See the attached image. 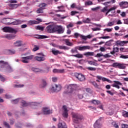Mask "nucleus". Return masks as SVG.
Wrapping results in <instances>:
<instances>
[{
    "instance_id": "nucleus-64",
    "label": "nucleus",
    "mask_w": 128,
    "mask_h": 128,
    "mask_svg": "<svg viewBox=\"0 0 128 128\" xmlns=\"http://www.w3.org/2000/svg\"><path fill=\"white\" fill-rule=\"evenodd\" d=\"M122 128H128V124H122Z\"/></svg>"
},
{
    "instance_id": "nucleus-57",
    "label": "nucleus",
    "mask_w": 128,
    "mask_h": 128,
    "mask_svg": "<svg viewBox=\"0 0 128 128\" xmlns=\"http://www.w3.org/2000/svg\"><path fill=\"white\" fill-rule=\"evenodd\" d=\"M92 2L91 1L87 2H85V6H92Z\"/></svg>"
},
{
    "instance_id": "nucleus-39",
    "label": "nucleus",
    "mask_w": 128,
    "mask_h": 128,
    "mask_svg": "<svg viewBox=\"0 0 128 128\" xmlns=\"http://www.w3.org/2000/svg\"><path fill=\"white\" fill-rule=\"evenodd\" d=\"M36 12L37 14H42L44 13V8H38L37 9Z\"/></svg>"
},
{
    "instance_id": "nucleus-18",
    "label": "nucleus",
    "mask_w": 128,
    "mask_h": 128,
    "mask_svg": "<svg viewBox=\"0 0 128 128\" xmlns=\"http://www.w3.org/2000/svg\"><path fill=\"white\" fill-rule=\"evenodd\" d=\"M119 86H122V82L119 81H114V84L112 85V86H113V88H116L120 89Z\"/></svg>"
},
{
    "instance_id": "nucleus-29",
    "label": "nucleus",
    "mask_w": 128,
    "mask_h": 128,
    "mask_svg": "<svg viewBox=\"0 0 128 128\" xmlns=\"http://www.w3.org/2000/svg\"><path fill=\"white\" fill-rule=\"evenodd\" d=\"M52 28H54V26H48L46 28L48 32H54V31H52Z\"/></svg>"
},
{
    "instance_id": "nucleus-49",
    "label": "nucleus",
    "mask_w": 128,
    "mask_h": 128,
    "mask_svg": "<svg viewBox=\"0 0 128 128\" xmlns=\"http://www.w3.org/2000/svg\"><path fill=\"white\" fill-rule=\"evenodd\" d=\"M46 3H42L40 4H39L38 6L40 8H44L46 7Z\"/></svg>"
},
{
    "instance_id": "nucleus-19",
    "label": "nucleus",
    "mask_w": 128,
    "mask_h": 128,
    "mask_svg": "<svg viewBox=\"0 0 128 128\" xmlns=\"http://www.w3.org/2000/svg\"><path fill=\"white\" fill-rule=\"evenodd\" d=\"M34 59L35 60H36L37 62H44L46 58L44 56H36L34 57Z\"/></svg>"
},
{
    "instance_id": "nucleus-5",
    "label": "nucleus",
    "mask_w": 128,
    "mask_h": 128,
    "mask_svg": "<svg viewBox=\"0 0 128 128\" xmlns=\"http://www.w3.org/2000/svg\"><path fill=\"white\" fill-rule=\"evenodd\" d=\"M50 89L53 92H58L62 90V86L60 84H53L52 85Z\"/></svg>"
},
{
    "instance_id": "nucleus-47",
    "label": "nucleus",
    "mask_w": 128,
    "mask_h": 128,
    "mask_svg": "<svg viewBox=\"0 0 128 128\" xmlns=\"http://www.w3.org/2000/svg\"><path fill=\"white\" fill-rule=\"evenodd\" d=\"M110 40L106 42L104 46H112V42H110Z\"/></svg>"
},
{
    "instance_id": "nucleus-24",
    "label": "nucleus",
    "mask_w": 128,
    "mask_h": 128,
    "mask_svg": "<svg viewBox=\"0 0 128 128\" xmlns=\"http://www.w3.org/2000/svg\"><path fill=\"white\" fill-rule=\"evenodd\" d=\"M10 20V18H4L1 20V22L2 24H10V22H8Z\"/></svg>"
},
{
    "instance_id": "nucleus-22",
    "label": "nucleus",
    "mask_w": 128,
    "mask_h": 128,
    "mask_svg": "<svg viewBox=\"0 0 128 128\" xmlns=\"http://www.w3.org/2000/svg\"><path fill=\"white\" fill-rule=\"evenodd\" d=\"M22 22V21L20 20H16L14 22H10V24H14V26H18V24H20Z\"/></svg>"
},
{
    "instance_id": "nucleus-17",
    "label": "nucleus",
    "mask_w": 128,
    "mask_h": 128,
    "mask_svg": "<svg viewBox=\"0 0 128 128\" xmlns=\"http://www.w3.org/2000/svg\"><path fill=\"white\" fill-rule=\"evenodd\" d=\"M42 112H44V114H52V110H48V108H43Z\"/></svg>"
},
{
    "instance_id": "nucleus-30",
    "label": "nucleus",
    "mask_w": 128,
    "mask_h": 128,
    "mask_svg": "<svg viewBox=\"0 0 128 128\" xmlns=\"http://www.w3.org/2000/svg\"><path fill=\"white\" fill-rule=\"evenodd\" d=\"M35 38H48V36H44V35L36 34V35Z\"/></svg>"
},
{
    "instance_id": "nucleus-28",
    "label": "nucleus",
    "mask_w": 128,
    "mask_h": 128,
    "mask_svg": "<svg viewBox=\"0 0 128 128\" xmlns=\"http://www.w3.org/2000/svg\"><path fill=\"white\" fill-rule=\"evenodd\" d=\"M14 46H22V42L20 40H18V41H16V42H14Z\"/></svg>"
},
{
    "instance_id": "nucleus-31",
    "label": "nucleus",
    "mask_w": 128,
    "mask_h": 128,
    "mask_svg": "<svg viewBox=\"0 0 128 128\" xmlns=\"http://www.w3.org/2000/svg\"><path fill=\"white\" fill-rule=\"evenodd\" d=\"M4 37L7 38V40H14V36L12 34H8L7 35H6Z\"/></svg>"
},
{
    "instance_id": "nucleus-12",
    "label": "nucleus",
    "mask_w": 128,
    "mask_h": 128,
    "mask_svg": "<svg viewBox=\"0 0 128 128\" xmlns=\"http://www.w3.org/2000/svg\"><path fill=\"white\" fill-rule=\"evenodd\" d=\"M102 118L100 117L98 120H96L94 125V128H102Z\"/></svg>"
},
{
    "instance_id": "nucleus-2",
    "label": "nucleus",
    "mask_w": 128,
    "mask_h": 128,
    "mask_svg": "<svg viewBox=\"0 0 128 128\" xmlns=\"http://www.w3.org/2000/svg\"><path fill=\"white\" fill-rule=\"evenodd\" d=\"M72 114L73 122H74V124H80V122L84 120V116L80 114H79L78 113L72 112Z\"/></svg>"
},
{
    "instance_id": "nucleus-6",
    "label": "nucleus",
    "mask_w": 128,
    "mask_h": 128,
    "mask_svg": "<svg viewBox=\"0 0 128 128\" xmlns=\"http://www.w3.org/2000/svg\"><path fill=\"white\" fill-rule=\"evenodd\" d=\"M52 32H56L57 34H64V28H63L62 26H56L52 28Z\"/></svg>"
},
{
    "instance_id": "nucleus-21",
    "label": "nucleus",
    "mask_w": 128,
    "mask_h": 128,
    "mask_svg": "<svg viewBox=\"0 0 128 128\" xmlns=\"http://www.w3.org/2000/svg\"><path fill=\"white\" fill-rule=\"evenodd\" d=\"M77 48L78 50L82 51L86 50H90V46H77Z\"/></svg>"
},
{
    "instance_id": "nucleus-37",
    "label": "nucleus",
    "mask_w": 128,
    "mask_h": 128,
    "mask_svg": "<svg viewBox=\"0 0 128 128\" xmlns=\"http://www.w3.org/2000/svg\"><path fill=\"white\" fill-rule=\"evenodd\" d=\"M70 52H72V54H78V46H76L74 48H72L70 50Z\"/></svg>"
},
{
    "instance_id": "nucleus-33",
    "label": "nucleus",
    "mask_w": 128,
    "mask_h": 128,
    "mask_svg": "<svg viewBox=\"0 0 128 128\" xmlns=\"http://www.w3.org/2000/svg\"><path fill=\"white\" fill-rule=\"evenodd\" d=\"M84 56H94V52H86L84 53Z\"/></svg>"
},
{
    "instance_id": "nucleus-27",
    "label": "nucleus",
    "mask_w": 128,
    "mask_h": 128,
    "mask_svg": "<svg viewBox=\"0 0 128 128\" xmlns=\"http://www.w3.org/2000/svg\"><path fill=\"white\" fill-rule=\"evenodd\" d=\"M58 128H67L66 124V122H59V124H58Z\"/></svg>"
},
{
    "instance_id": "nucleus-48",
    "label": "nucleus",
    "mask_w": 128,
    "mask_h": 128,
    "mask_svg": "<svg viewBox=\"0 0 128 128\" xmlns=\"http://www.w3.org/2000/svg\"><path fill=\"white\" fill-rule=\"evenodd\" d=\"M36 30H44V26H37Z\"/></svg>"
},
{
    "instance_id": "nucleus-25",
    "label": "nucleus",
    "mask_w": 128,
    "mask_h": 128,
    "mask_svg": "<svg viewBox=\"0 0 128 128\" xmlns=\"http://www.w3.org/2000/svg\"><path fill=\"white\" fill-rule=\"evenodd\" d=\"M96 78H98V80H102V82H112V81L106 78H102L100 76H97Z\"/></svg>"
},
{
    "instance_id": "nucleus-13",
    "label": "nucleus",
    "mask_w": 128,
    "mask_h": 128,
    "mask_svg": "<svg viewBox=\"0 0 128 128\" xmlns=\"http://www.w3.org/2000/svg\"><path fill=\"white\" fill-rule=\"evenodd\" d=\"M62 108L64 112L62 113V116H64V118H68V110L66 108V106H62Z\"/></svg>"
},
{
    "instance_id": "nucleus-1",
    "label": "nucleus",
    "mask_w": 128,
    "mask_h": 128,
    "mask_svg": "<svg viewBox=\"0 0 128 128\" xmlns=\"http://www.w3.org/2000/svg\"><path fill=\"white\" fill-rule=\"evenodd\" d=\"M0 67L1 68H5V70L8 72H12L14 70L8 62L2 60H0Z\"/></svg>"
},
{
    "instance_id": "nucleus-7",
    "label": "nucleus",
    "mask_w": 128,
    "mask_h": 128,
    "mask_svg": "<svg viewBox=\"0 0 128 128\" xmlns=\"http://www.w3.org/2000/svg\"><path fill=\"white\" fill-rule=\"evenodd\" d=\"M112 66L113 68H119L120 70H124L126 69V68L125 64L118 62L113 63L112 65Z\"/></svg>"
},
{
    "instance_id": "nucleus-52",
    "label": "nucleus",
    "mask_w": 128,
    "mask_h": 128,
    "mask_svg": "<svg viewBox=\"0 0 128 128\" xmlns=\"http://www.w3.org/2000/svg\"><path fill=\"white\" fill-rule=\"evenodd\" d=\"M32 72H40V70L38 68H32Z\"/></svg>"
},
{
    "instance_id": "nucleus-32",
    "label": "nucleus",
    "mask_w": 128,
    "mask_h": 128,
    "mask_svg": "<svg viewBox=\"0 0 128 128\" xmlns=\"http://www.w3.org/2000/svg\"><path fill=\"white\" fill-rule=\"evenodd\" d=\"M120 48H118L116 47V48H113V50L110 52V54H116V52H118V50H119Z\"/></svg>"
},
{
    "instance_id": "nucleus-14",
    "label": "nucleus",
    "mask_w": 128,
    "mask_h": 128,
    "mask_svg": "<svg viewBox=\"0 0 128 128\" xmlns=\"http://www.w3.org/2000/svg\"><path fill=\"white\" fill-rule=\"evenodd\" d=\"M4 53L5 54H16V50L14 49L6 50L4 51Z\"/></svg>"
},
{
    "instance_id": "nucleus-51",
    "label": "nucleus",
    "mask_w": 128,
    "mask_h": 128,
    "mask_svg": "<svg viewBox=\"0 0 128 128\" xmlns=\"http://www.w3.org/2000/svg\"><path fill=\"white\" fill-rule=\"evenodd\" d=\"M24 86V84H15L14 86V87L16 88H22Z\"/></svg>"
},
{
    "instance_id": "nucleus-10",
    "label": "nucleus",
    "mask_w": 128,
    "mask_h": 128,
    "mask_svg": "<svg viewBox=\"0 0 128 128\" xmlns=\"http://www.w3.org/2000/svg\"><path fill=\"white\" fill-rule=\"evenodd\" d=\"M76 88V85L70 84L67 86L66 92H64V94H72L74 90Z\"/></svg>"
},
{
    "instance_id": "nucleus-23",
    "label": "nucleus",
    "mask_w": 128,
    "mask_h": 128,
    "mask_svg": "<svg viewBox=\"0 0 128 128\" xmlns=\"http://www.w3.org/2000/svg\"><path fill=\"white\" fill-rule=\"evenodd\" d=\"M46 82L44 80H42L39 86L40 88H46Z\"/></svg>"
},
{
    "instance_id": "nucleus-55",
    "label": "nucleus",
    "mask_w": 128,
    "mask_h": 128,
    "mask_svg": "<svg viewBox=\"0 0 128 128\" xmlns=\"http://www.w3.org/2000/svg\"><path fill=\"white\" fill-rule=\"evenodd\" d=\"M84 22L85 24H90V18H87L86 20H84Z\"/></svg>"
},
{
    "instance_id": "nucleus-8",
    "label": "nucleus",
    "mask_w": 128,
    "mask_h": 128,
    "mask_svg": "<svg viewBox=\"0 0 128 128\" xmlns=\"http://www.w3.org/2000/svg\"><path fill=\"white\" fill-rule=\"evenodd\" d=\"M8 6L12 10H14V8H18V4H14L18 2L16 0H8Z\"/></svg>"
},
{
    "instance_id": "nucleus-34",
    "label": "nucleus",
    "mask_w": 128,
    "mask_h": 128,
    "mask_svg": "<svg viewBox=\"0 0 128 128\" xmlns=\"http://www.w3.org/2000/svg\"><path fill=\"white\" fill-rule=\"evenodd\" d=\"M91 102L94 104H96L97 106H98V104H100V101L96 100H92Z\"/></svg>"
},
{
    "instance_id": "nucleus-42",
    "label": "nucleus",
    "mask_w": 128,
    "mask_h": 128,
    "mask_svg": "<svg viewBox=\"0 0 128 128\" xmlns=\"http://www.w3.org/2000/svg\"><path fill=\"white\" fill-rule=\"evenodd\" d=\"M120 52H128V48H120Z\"/></svg>"
},
{
    "instance_id": "nucleus-54",
    "label": "nucleus",
    "mask_w": 128,
    "mask_h": 128,
    "mask_svg": "<svg viewBox=\"0 0 128 128\" xmlns=\"http://www.w3.org/2000/svg\"><path fill=\"white\" fill-rule=\"evenodd\" d=\"M122 116H124V118H126L127 116H128V112L126 111H123L122 112Z\"/></svg>"
},
{
    "instance_id": "nucleus-53",
    "label": "nucleus",
    "mask_w": 128,
    "mask_h": 128,
    "mask_svg": "<svg viewBox=\"0 0 128 128\" xmlns=\"http://www.w3.org/2000/svg\"><path fill=\"white\" fill-rule=\"evenodd\" d=\"M112 124L114 128H118V124H116V122H114L112 123Z\"/></svg>"
},
{
    "instance_id": "nucleus-50",
    "label": "nucleus",
    "mask_w": 128,
    "mask_h": 128,
    "mask_svg": "<svg viewBox=\"0 0 128 128\" xmlns=\"http://www.w3.org/2000/svg\"><path fill=\"white\" fill-rule=\"evenodd\" d=\"M40 50V47L37 46L36 45L34 46V48L32 49L33 52H36V50Z\"/></svg>"
},
{
    "instance_id": "nucleus-11",
    "label": "nucleus",
    "mask_w": 128,
    "mask_h": 128,
    "mask_svg": "<svg viewBox=\"0 0 128 128\" xmlns=\"http://www.w3.org/2000/svg\"><path fill=\"white\" fill-rule=\"evenodd\" d=\"M74 76L76 78H78L80 82H84V80H86V76L82 74L75 73Z\"/></svg>"
},
{
    "instance_id": "nucleus-38",
    "label": "nucleus",
    "mask_w": 128,
    "mask_h": 128,
    "mask_svg": "<svg viewBox=\"0 0 128 128\" xmlns=\"http://www.w3.org/2000/svg\"><path fill=\"white\" fill-rule=\"evenodd\" d=\"M58 48H60V50H70V48H68V46H59Z\"/></svg>"
},
{
    "instance_id": "nucleus-59",
    "label": "nucleus",
    "mask_w": 128,
    "mask_h": 128,
    "mask_svg": "<svg viewBox=\"0 0 128 128\" xmlns=\"http://www.w3.org/2000/svg\"><path fill=\"white\" fill-rule=\"evenodd\" d=\"M108 6H106L102 8V12H108Z\"/></svg>"
},
{
    "instance_id": "nucleus-16",
    "label": "nucleus",
    "mask_w": 128,
    "mask_h": 128,
    "mask_svg": "<svg viewBox=\"0 0 128 128\" xmlns=\"http://www.w3.org/2000/svg\"><path fill=\"white\" fill-rule=\"evenodd\" d=\"M116 46H124V44H128V41H120V40L116 41Z\"/></svg>"
},
{
    "instance_id": "nucleus-36",
    "label": "nucleus",
    "mask_w": 128,
    "mask_h": 128,
    "mask_svg": "<svg viewBox=\"0 0 128 128\" xmlns=\"http://www.w3.org/2000/svg\"><path fill=\"white\" fill-rule=\"evenodd\" d=\"M72 56H74V58H84V56L82 54H78L75 55H72Z\"/></svg>"
},
{
    "instance_id": "nucleus-46",
    "label": "nucleus",
    "mask_w": 128,
    "mask_h": 128,
    "mask_svg": "<svg viewBox=\"0 0 128 128\" xmlns=\"http://www.w3.org/2000/svg\"><path fill=\"white\" fill-rule=\"evenodd\" d=\"M29 24H38V21H36V20H30Z\"/></svg>"
},
{
    "instance_id": "nucleus-44",
    "label": "nucleus",
    "mask_w": 128,
    "mask_h": 128,
    "mask_svg": "<svg viewBox=\"0 0 128 128\" xmlns=\"http://www.w3.org/2000/svg\"><path fill=\"white\" fill-rule=\"evenodd\" d=\"M86 69L88 70H91L92 72L96 70V68L94 67H88Z\"/></svg>"
},
{
    "instance_id": "nucleus-45",
    "label": "nucleus",
    "mask_w": 128,
    "mask_h": 128,
    "mask_svg": "<svg viewBox=\"0 0 128 128\" xmlns=\"http://www.w3.org/2000/svg\"><path fill=\"white\" fill-rule=\"evenodd\" d=\"M3 124L6 128H10V124H8V123L6 122H4Z\"/></svg>"
},
{
    "instance_id": "nucleus-20",
    "label": "nucleus",
    "mask_w": 128,
    "mask_h": 128,
    "mask_svg": "<svg viewBox=\"0 0 128 128\" xmlns=\"http://www.w3.org/2000/svg\"><path fill=\"white\" fill-rule=\"evenodd\" d=\"M52 72L54 74H64V69H56L54 68Z\"/></svg>"
},
{
    "instance_id": "nucleus-3",
    "label": "nucleus",
    "mask_w": 128,
    "mask_h": 128,
    "mask_svg": "<svg viewBox=\"0 0 128 128\" xmlns=\"http://www.w3.org/2000/svg\"><path fill=\"white\" fill-rule=\"evenodd\" d=\"M21 104L22 106H31V108H38V106L40 104V102H29L28 103L24 100H22Z\"/></svg>"
},
{
    "instance_id": "nucleus-63",
    "label": "nucleus",
    "mask_w": 128,
    "mask_h": 128,
    "mask_svg": "<svg viewBox=\"0 0 128 128\" xmlns=\"http://www.w3.org/2000/svg\"><path fill=\"white\" fill-rule=\"evenodd\" d=\"M78 14V12L72 11L71 12V16H74L75 14Z\"/></svg>"
},
{
    "instance_id": "nucleus-40",
    "label": "nucleus",
    "mask_w": 128,
    "mask_h": 128,
    "mask_svg": "<svg viewBox=\"0 0 128 128\" xmlns=\"http://www.w3.org/2000/svg\"><path fill=\"white\" fill-rule=\"evenodd\" d=\"M85 90H86V92L88 94H92L94 92V91L90 88H86Z\"/></svg>"
},
{
    "instance_id": "nucleus-41",
    "label": "nucleus",
    "mask_w": 128,
    "mask_h": 128,
    "mask_svg": "<svg viewBox=\"0 0 128 128\" xmlns=\"http://www.w3.org/2000/svg\"><path fill=\"white\" fill-rule=\"evenodd\" d=\"M92 84L96 88H100V86L96 82H92Z\"/></svg>"
},
{
    "instance_id": "nucleus-35",
    "label": "nucleus",
    "mask_w": 128,
    "mask_h": 128,
    "mask_svg": "<svg viewBox=\"0 0 128 128\" xmlns=\"http://www.w3.org/2000/svg\"><path fill=\"white\" fill-rule=\"evenodd\" d=\"M52 52L54 54V56H58V54H60L62 52H60L58 50H52Z\"/></svg>"
},
{
    "instance_id": "nucleus-43",
    "label": "nucleus",
    "mask_w": 128,
    "mask_h": 128,
    "mask_svg": "<svg viewBox=\"0 0 128 128\" xmlns=\"http://www.w3.org/2000/svg\"><path fill=\"white\" fill-rule=\"evenodd\" d=\"M116 8L115 7H112L110 9H109L107 12L106 14V16H108V12H112V10H115Z\"/></svg>"
},
{
    "instance_id": "nucleus-4",
    "label": "nucleus",
    "mask_w": 128,
    "mask_h": 128,
    "mask_svg": "<svg viewBox=\"0 0 128 128\" xmlns=\"http://www.w3.org/2000/svg\"><path fill=\"white\" fill-rule=\"evenodd\" d=\"M4 32H11V34H16L18 32V28L14 29L12 27L6 26L2 28Z\"/></svg>"
},
{
    "instance_id": "nucleus-56",
    "label": "nucleus",
    "mask_w": 128,
    "mask_h": 128,
    "mask_svg": "<svg viewBox=\"0 0 128 128\" xmlns=\"http://www.w3.org/2000/svg\"><path fill=\"white\" fill-rule=\"evenodd\" d=\"M0 80L3 82H6V78H4L2 74H0Z\"/></svg>"
},
{
    "instance_id": "nucleus-9",
    "label": "nucleus",
    "mask_w": 128,
    "mask_h": 128,
    "mask_svg": "<svg viewBox=\"0 0 128 128\" xmlns=\"http://www.w3.org/2000/svg\"><path fill=\"white\" fill-rule=\"evenodd\" d=\"M34 58V55H30V56H27L26 57H22V62L23 64H28L30 60H32Z\"/></svg>"
},
{
    "instance_id": "nucleus-58",
    "label": "nucleus",
    "mask_w": 128,
    "mask_h": 128,
    "mask_svg": "<svg viewBox=\"0 0 128 128\" xmlns=\"http://www.w3.org/2000/svg\"><path fill=\"white\" fill-rule=\"evenodd\" d=\"M10 124L11 126L14 125V118H11V119H10Z\"/></svg>"
},
{
    "instance_id": "nucleus-26",
    "label": "nucleus",
    "mask_w": 128,
    "mask_h": 128,
    "mask_svg": "<svg viewBox=\"0 0 128 128\" xmlns=\"http://www.w3.org/2000/svg\"><path fill=\"white\" fill-rule=\"evenodd\" d=\"M64 42L68 46H74V44L70 42V39H65L64 40Z\"/></svg>"
},
{
    "instance_id": "nucleus-60",
    "label": "nucleus",
    "mask_w": 128,
    "mask_h": 128,
    "mask_svg": "<svg viewBox=\"0 0 128 128\" xmlns=\"http://www.w3.org/2000/svg\"><path fill=\"white\" fill-rule=\"evenodd\" d=\"M114 24V22H109L107 24L108 26H112Z\"/></svg>"
},
{
    "instance_id": "nucleus-61",
    "label": "nucleus",
    "mask_w": 128,
    "mask_h": 128,
    "mask_svg": "<svg viewBox=\"0 0 128 128\" xmlns=\"http://www.w3.org/2000/svg\"><path fill=\"white\" fill-rule=\"evenodd\" d=\"M120 58H124V59L128 58V56L121 55L120 56Z\"/></svg>"
},
{
    "instance_id": "nucleus-62",
    "label": "nucleus",
    "mask_w": 128,
    "mask_h": 128,
    "mask_svg": "<svg viewBox=\"0 0 128 128\" xmlns=\"http://www.w3.org/2000/svg\"><path fill=\"white\" fill-rule=\"evenodd\" d=\"M12 104H18V99L12 100Z\"/></svg>"
},
{
    "instance_id": "nucleus-15",
    "label": "nucleus",
    "mask_w": 128,
    "mask_h": 128,
    "mask_svg": "<svg viewBox=\"0 0 128 128\" xmlns=\"http://www.w3.org/2000/svg\"><path fill=\"white\" fill-rule=\"evenodd\" d=\"M119 6L122 8H128V2L122 1L119 3Z\"/></svg>"
}]
</instances>
